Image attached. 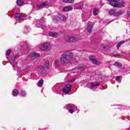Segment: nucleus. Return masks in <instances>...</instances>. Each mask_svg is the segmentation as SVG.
Returning <instances> with one entry per match:
<instances>
[{"label":"nucleus","instance_id":"13","mask_svg":"<svg viewBox=\"0 0 130 130\" xmlns=\"http://www.w3.org/2000/svg\"><path fill=\"white\" fill-rule=\"evenodd\" d=\"M98 86H99V83H98V82L91 83L90 89H91V90H93V89H94V88H97V87H98Z\"/></svg>","mask_w":130,"mask_h":130},{"label":"nucleus","instance_id":"17","mask_svg":"<svg viewBox=\"0 0 130 130\" xmlns=\"http://www.w3.org/2000/svg\"><path fill=\"white\" fill-rule=\"evenodd\" d=\"M16 3H17V5H18V6H19L20 7H21L22 6H24L25 5L24 2L21 0H19V1H17Z\"/></svg>","mask_w":130,"mask_h":130},{"label":"nucleus","instance_id":"16","mask_svg":"<svg viewBox=\"0 0 130 130\" xmlns=\"http://www.w3.org/2000/svg\"><path fill=\"white\" fill-rule=\"evenodd\" d=\"M49 35L51 36V37H54L55 38L58 36V34L56 32H50Z\"/></svg>","mask_w":130,"mask_h":130},{"label":"nucleus","instance_id":"3","mask_svg":"<svg viewBox=\"0 0 130 130\" xmlns=\"http://www.w3.org/2000/svg\"><path fill=\"white\" fill-rule=\"evenodd\" d=\"M64 108L68 109L70 113H74V112H75L76 110L77 109V107L75 106V105L72 104L66 105Z\"/></svg>","mask_w":130,"mask_h":130},{"label":"nucleus","instance_id":"15","mask_svg":"<svg viewBox=\"0 0 130 130\" xmlns=\"http://www.w3.org/2000/svg\"><path fill=\"white\" fill-rule=\"evenodd\" d=\"M122 15V11H118V12H115V14H114V16L115 17H118L119 16H121Z\"/></svg>","mask_w":130,"mask_h":130},{"label":"nucleus","instance_id":"19","mask_svg":"<svg viewBox=\"0 0 130 130\" xmlns=\"http://www.w3.org/2000/svg\"><path fill=\"white\" fill-rule=\"evenodd\" d=\"M15 18H17L18 20H22V18H23V16H22V15L18 14V13H16L15 14Z\"/></svg>","mask_w":130,"mask_h":130},{"label":"nucleus","instance_id":"37","mask_svg":"<svg viewBox=\"0 0 130 130\" xmlns=\"http://www.w3.org/2000/svg\"><path fill=\"white\" fill-rule=\"evenodd\" d=\"M75 80H71V82H74Z\"/></svg>","mask_w":130,"mask_h":130},{"label":"nucleus","instance_id":"31","mask_svg":"<svg viewBox=\"0 0 130 130\" xmlns=\"http://www.w3.org/2000/svg\"><path fill=\"white\" fill-rule=\"evenodd\" d=\"M114 66L115 67H118V68H119V67H120V63L117 62H116L115 63H114Z\"/></svg>","mask_w":130,"mask_h":130},{"label":"nucleus","instance_id":"11","mask_svg":"<svg viewBox=\"0 0 130 130\" xmlns=\"http://www.w3.org/2000/svg\"><path fill=\"white\" fill-rule=\"evenodd\" d=\"M92 28H93V23L91 21L87 22V30L89 33L92 32Z\"/></svg>","mask_w":130,"mask_h":130},{"label":"nucleus","instance_id":"18","mask_svg":"<svg viewBox=\"0 0 130 130\" xmlns=\"http://www.w3.org/2000/svg\"><path fill=\"white\" fill-rule=\"evenodd\" d=\"M92 13L94 16H97V15H98L99 13V10L97 8H94Z\"/></svg>","mask_w":130,"mask_h":130},{"label":"nucleus","instance_id":"9","mask_svg":"<svg viewBox=\"0 0 130 130\" xmlns=\"http://www.w3.org/2000/svg\"><path fill=\"white\" fill-rule=\"evenodd\" d=\"M49 3L48 2H44L40 5H37V9L38 10H41V9H43V8H47L48 7Z\"/></svg>","mask_w":130,"mask_h":130},{"label":"nucleus","instance_id":"33","mask_svg":"<svg viewBox=\"0 0 130 130\" xmlns=\"http://www.w3.org/2000/svg\"><path fill=\"white\" fill-rule=\"evenodd\" d=\"M40 76H43V74H41V73H39Z\"/></svg>","mask_w":130,"mask_h":130},{"label":"nucleus","instance_id":"4","mask_svg":"<svg viewBox=\"0 0 130 130\" xmlns=\"http://www.w3.org/2000/svg\"><path fill=\"white\" fill-rule=\"evenodd\" d=\"M53 20L55 23H56L58 21H66L67 17L64 15L59 14L58 16H53Z\"/></svg>","mask_w":130,"mask_h":130},{"label":"nucleus","instance_id":"35","mask_svg":"<svg viewBox=\"0 0 130 130\" xmlns=\"http://www.w3.org/2000/svg\"><path fill=\"white\" fill-rule=\"evenodd\" d=\"M24 34H27V33H28V30L26 31V32H24Z\"/></svg>","mask_w":130,"mask_h":130},{"label":"nucleus","instance_id":"12","mask_svg":"<svg viewBox=\"0 0 130 130\" xmlns=\"http://www.w3.org/2000/svg\"><path fill=\"white\" fill-rule=\"evenodd\" d=\"M29 57H33V58H37L39 56H40V54L37 53H30L29 54Z\"/></svg>","mask_w":130,"mask_h":130},{"label":"nucleus","instance_id":"32","mask_svg":"<svg viewBox=\"0 0 130 130\" xmlns=\"http://www.w3.org/2000/svg\"><path fill=\"white\" fill-rule=\"evenodd\" d=\"M37 27H38L39 28H42V29L44 28L43 27V26H41V25H38V24H37Z\"/></svg>","mask_w":130,"mask_h":130},{"label":"nucleus","instance_id":"36","mask_svg":"<svg viewBox=\"0 0 130 130\" xmlns=\"http://www.w3.org/2000/svg\"><path fill=\"white\" fill-rule=\"evenodd\" d=\"M128 15L129 16H130V12H128Z\"/></svg>","mask_w":130,"mask_h":130},{"label":"nucleus","instance_id":"21","mask_svg":"<svg viewBox=\"0 0 130 130\" xmlns=\"http://www.w3.org/2000/svg\"><path fill=\"white\" fill-rule=\"evenodd\" d=\"M115 9H112L111 10L109 11V14L112 15V16H114V14H115Z\"/></svg>","mask_w":130,"mask_h":130},{"label":"nucleus","instance_id":"5","mask_svg":"<svg viewBox=\"0 0 130 130\" xmlns=\"http://www.w3.org/2000/svg\"><path fill=\"white\" fill-rule=\"evenodd\" d=\"M51 48V46L50 45V43H46L40 46V49H41V50H49Z\"/></svg>","mask_w":130,"mask_h":130},{"label":"nucleus","instance_id":"25","mask_svg":"<svg viewBox=\"0 0 130 130\" xmlns=\"http://www.w3.org/2000/svg\"><path fill=\"white\" fill-rule=\"evenodd\" d=\"M83 6H84V3H83L82 2V3H80L79 5L77 7V9H79V10H81V9H82V8H83Z\"/></svg>","mask_w":130,"mask_h":130},{"label":"nucleus","instance_id":"1","mask_svg":"<svg viewBox=\"0 0 130 130\" xmlns=\"http://www.w3.org/2000/svg\"><path fill=\"white\" fill-rule=\"evenodd\" d=\"M72 58H73V55L71 52H66L61 56L60 60L61 63H62V64H66V63H69V62H71Z\"/></svg>","mask_w":130,"mask_h":130},{"label":"nucleus","instance_id":"34","mask_svg":"<svg viewBox=\"0 0 130 130\" xmlns=\"http://www.w3.org/2000/svg\"><path fill=\"white\" fill-rule=\"evenodd\" d=\"M80 70H81V71H83V70H84V68H81L80 69Z\"/></svg>","mask_w":130,"mask_h":130},{"label":"nucleus","instance_id":"24","mask_svg":"<svg viewBox=\"0 0 130 130\" xmlns=\"http://www.w3.org/2000/svg\"><path fill=\"white\" fill-rule=\"evenodd\" d=\"M64 3H67L68 4H73L74 0H63Z\"/></svg>","mask_w":130,"mask_h":130},{"label":"nucleus","instance_id":"23","mask_svg":"<svg viewBox=\"0 0 130 130\" xmlns=\"http://www.w3.org/2000/svg\"><path fill=\"white\" fill-rule=\"evenodd\" d=\"M43 85V80H40L39 81V83L38 84V87H42Z\"/></svg>","mask_w":130,"mask_h":130},{"label":"nucleus","instance_id":"14","mask_svg":"<svg viewBox=\"0 0 130 130\" xmlns=\"http://www.w3.org/2000/svg\"><path fill=\"white\" fill-rule=\"evenodd\" d=\"M73 10V7L71 6H67L64 7L62 9L63 12H70V11H72Z\"/></svg>","mask_w":130,"mask_h":130},{"label":"nucleus","instance_id":"2","mask_svg":"<svg viewBox=\"0 0 130 130\" xmlns=\"http://www.w3.org/2000/svg\"><path fill=\"white\" fill-rule=\"evenodd\" d=\"M110 2V5L114 8H123L125 7V2L123 0H107Z\"/></svg>","mask_w":130,"mask_h":130},{"label":"nucleus","instance_id":"40","mask_svg":"<svg viewBox=\"0 0 130 130\" xmlns=\"http://www.w3.org/2000/svg\"><path fill=\"white\" fill-rule=\"evenodd\" d=\"M117 88H118V85H117Z\"/></svg>","mask_w":130,"mask_h":130},{"label":"nucleus","instance_id":"7","mask_svg":"<svg viewBox=\"0 0 130 130\" xmlns=\"http://www.w3.org/2000/svg\"><path fill=\"white\" fill-rule=\"evenodd\" d=\"M66 42H76V41H79V39L74 37H67L65 38Z\"/></svg>","mask_w":130,"mask_h":130},{"label":"nucleus","instance_id":"28","mask_svg":"<svg viewBox=\"0 0 130 130\" xmlns=\"http://www.w3.org/2000/svg\"><path fill=\"white\" fill-rule=\"evenodd\" d=\"M116 81H117V82H118V83H120V77L117 76L116 77Z\"/></svg>","mask_w":130,"mask_h":130},{"label":"nucleus","instance_id":"8","mask_svg":"<svg viewBox=\"0 0 130 130\" xmlns=\"http://www.w3.org/2000/svg\"><path fill=\"white\" fill-rule=\"evenodd\" d=\"M89 60H90V61H91V62L93 63V64H96L97 66L101 64V62L97 61L96 58H95V56H90L89 57Z\"/></svg>","mask_w":130,"mask_h":130},{"label":"nucleus","instance_id":"6","mask_svg":"<svg viewBox=\"0 0 130 130\" xmlns=\"http://www.w3.org/2000/svg\"><path fill=\"white\" fill-rule=\"evenodd\" d=\"M45 69H49V62L46 61L44 66H39L38 67L39 71H44Z\"/></svg>","mask_w":130,"mask_h":130},{"label":"nucleus","instance_id":"30","mask_svg":"<svg viewBox=\"0 0 130 130\" xmlns=\"http://www.w3.org/2000/svg\"><path fill=\"white\" fill-rule=\"evenodd\" d=\"M12 52V51L11 49H8L7 51L6 52V55L9 56L10 55V54Z\"/></svg>","mask_w":130,"mask_h":130},{"label":"nucleus","instance_id":"38","mask_svg":"<svg viewBox=\"0 0 130 130\" xmlns=\"http://www.w3.org/2000/svg\"><path fill=\"white\" fill-rule=\"evenodd\" d=\"M42 23H44V20H43V22Z\"/></svg>","mask_w":130,"mask_h":130},{"label":"nucleus","instance_id":"10","mask_svg":"<svg viewBox=\"0 0 130 130\" xmlns=\"http://www.w3.org/2000/svg\"><path fill=\"white\" fill-rule=\"evenodd\" d=\"M72 88V85L67 84L63 88V93H68L71 92V89Z\"/></svg>","mask_w":130,"mask_h":130},{"label":"nucleus","instance_id":"27","mask_svg":"<svg viewBox=\"0 0 130 130\" xmlns=\"http://www.w3.org/2000/svg\"><path fill=\"white\" fill-rule=\"evenodd\" d=\"M55 66H59V61L57 59L54 60Z\"/></svg>","mask_w":130,"mask_h":130},{"label":"nucleus","instance_id":"26","mask_svg":"<svg viewBox=\"0 0 130 130\" xmlns=\"http://www.w3.org/2000/svg\"><path fill=\"white\" fill-rule=\"evenodd\" d=\"M14 61V59H11V60H10V63H11V65L12 66L13 68L15 67V64Z\"/></svg>","mask_w":130,"mask_h":130},{"label":"nucleus","instance_id":"29","mask_svg":"<svg viewBox=\"0 0 130 130\" xmlns=\"http://www.w3.org/2000/svg\"><path fill=\"white\" fill-rule=\"evenodd\" d=\"M20 95L22 96L26 95V92L24 91L23 90L21 91L20 92Z\"/></svg>","mask_w":130,"mask_h":130},{"label":"nucleus","instance_id":"39","mask_svg":"<svg viewBox=\"0 0 130 130\" xmlns=\"http://www.w3.org/2000/svg\"><path fill=\"white\" fill-rule=\"evenodd\" d=\"M15 58H17V57H15Z\"/></svg>","mask_w":130,"mask_h":130},{"label":"nucleus","instance_id":"22","mask_svg":"<svg viewBox=\"0 0 130 130\" xmlns=\"http://www.w3.org/2000/svg\"><path fill=\"white\" fill-rule=\"evenodd\" d=\"M123 43H124V41H122V42H119L117 45H116V47L117 48H119V47H120V46H121V45H122V44H123Z\"/></svg>","mask_w":130,"mask_h":130},{"label":"nucleus","instance_id":"20","mask_svg":"<svg viewBox=\"0 0 130 130\" xmlns=\"http://www.w3.org/2000/svg\"><path fill=\"white\" fill-rule=\"evenodd\" d=\"M19 94V91L17 89H14L13 90V95L15 97Z\"/></svg>","mask_w":130,"mask_h":130}]
</instances>
